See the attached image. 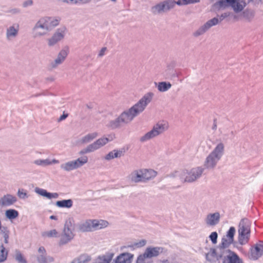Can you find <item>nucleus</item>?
<instances>
[{
  "mask_svg": "<svg viewBox=\"0 0 263 263\" xmlns=\"http://www.w3.org/2000/svg\"><path fill=\"white\" fill-rule=\"evenodd\" d=\"M235 233V228L231 227L227 232V235L222 238L221 242L218 247L220 253H222L223 251H230L227 249V248L233 242Z\"/></svg>",
  "mask_w": 263,
  "mask_h": 263,
  "instance_id": "obj_7",
  "label": "nucleus"
},
{
  "mask_svg": "<svg viewBox=\"0 0 263 263\" xmlns=\"http://www.w3.org/2000/svg\"><path fill=\"white\" fill-rule=\"evenodd\" d=\"M263 255V241H259L250 249V257L257 260Z\"/></svg>",
  "mask_w": 263,
  "mask_h": 263,
  "instance_id": "obj_14",
  "label": "nucleus"
},
{
  "mask_svg": "<svg viewBox=\"0 0 263 263\" xmlns=\"http://www.w3.org/2000/svg\"><path fill=\"white\" fill-rule=\"evenodd\" d=\"M1 233L3 234V236H4L6 232H9V231L7 230V228L6 227H3L1 228L0 229Z\"/></svg>",
  "mask_w": 263,
  "mask_h": 263,
  "instance_id": "obj_55",
  "label": "nucleus"
},
{
  "mask_svg": "<svg viewBox=\"0 0 263 263\" xmlns=\"http://www.w3.org/2000/svg\"><path fill=\"white\" fill-rule=\"evenodd\" d=\"M98 136L97 133H92L90 134H88L86 136L82 137L81 140V142L82 143H87L93 140Z\"/></svg>",
  "mask_w": 263,
  "mask_h": 263,
  "instance_id": "obj_34",
  "label": "nucleus"
},
{
  "mask_svg": "<svg viewBox=\"0 0 263 263\" xmlns=\"http://www.w3.org/2000/svg\"><path fill=\"white\" fill-rule=\"evenodd\" d=\"M141 171L144 182L153 179L157 174V172L151 169H141Z\"/></svg>",
  "mask_w": 263,
  "mask_h": 263,
  "instance_id": "obj_25",
  "label": "nucleus"
},
{
  "mask_svg": "<svg viewBox=\"0 0 263 263\" xmlns=\"http://www.w3.org/2000/svg\"><path fill=\"white\" fill-rule=\"evenodd\" d=\"M47 22L49 23L50 27V30L59 24V21L57 20H51L50 18H46Z\"/></svg>",
  "mask_w": 263,
  "mask_h": 263,
  "instance_id": "obj_45",
  "label": "nucleus"
},
{
  "mask_svg": "<svg viewBox=\"0 0 263 263\" xmlns=\"http://www.w3.org/2000/svg\"><path fill=\"white\" fill-rule=\"evenodd\" d=\"M50 30L49 23L47 22L46 18L40 19L35 24L34 28V36L38 37L44 35Z\"/></svg>",
  "mask_w": 263,
  "mask_h": 263,
  "instance_id": "obj_8",
  "label": "nucleus"
},
{
  "mask_svg": "<svg viewBox=\"0 0 263 263\" xmlns=\"http://www.w3.org/2000/svg\"><path fill=\"white\" fill-rule=\"evenodd\" d=\"M16 201L17 198L15 196L8 194L4 195L1 200V204L5 206H11Z\"/></svg>",
  "mask_w": 263,
  "mask_h": 263,
  "instance_id": "obj_21",
  "label": "nucleus"
},
{
  "mask_svg": "<svg viewBox=\"0 0 263 263\" xmlns=\"http://www.w3.org/2000/svg\"><path fill=\"white\" fill-rule=\"evenodd\" d=\"M92 222L91 220H87L84 222H81L78 225L79 231L81 232L92 231Z\"/></svg>",
  "mask_w": 263,
  "mask_h": 263,
  "instance_id": "obj_23",
  "label": "nucleus"
},
{
  "mask_svg": "<svg viewBox=\"0 0 263 263\" xmlns=\"http://www.w3.org/2000/svg\"><path fill=\"white\" fill-rule=\"evenodd\" d=\"M199 2V0H178L176 4L178 5H184L189 4L197 3Z\"/></svg>",
  "mask_w": 263,
  "mask_h": 263,
  "instance_id": "obj_42",
  "label": "nucleus"
},
{
  "mask_svg": "<svg viewBox=\"0 0 263 263\" xmlns=\"http://www.w3.org/2000/svg\"><path fill=\"white\" fill-rule=\"evenodd\" d=\"M15 259L18 263H27L26 259L20 251L16 250Z\"/></svg>",
  "mask_w": 263,
  "mask_h": 263,
  "instance_id": "obj_38",
  "label": "nucleus"
},
{
  "mask_svg": "<svg viewBox=\"0 0 263 263\" xmlns=\"http://www.w3.org/2000/svg\"><path fill=\"white\" fill-rule=\"evenodd\" d=\"M4 242L5 243H8V239H9V232H6L4 236Z\"/></svg>",
  "mask_w": 263,
  "mask_h": 263,
  "instance_id": "obj_54",
  "label": "nucleus"
},
{
  "mask_svg": "<svg viewBox=\"0 0 263 263\" xmlns=\"http://www.w3.org/2000/svg\"><path fill=\"white\" fill-rule=\"evenodd\" d=\"M117 123H118V124H121V123H119L118 122V118L116 119V126H117Z\"/></svg>",
  "mask_w": 263,
  "mask_h": 263,
  "instance_id": "obj_60",
  "label": "nucleus"
},
{
  "mask_svg": "<svg viewBox=\"0 0 263 263\" xmlns=\"http://www.w3.org/2000/svg\"><path fill=\"white\" fill-rule=\"evenodd\" d=\"M127 146L122 147L116 151V158L120 157L124 155L125 152L128 150Z\"/></svg>",
  "mask_w": 263,
  "mask_h": 263,
  "instance_id": "obj_44",
  "label": "nucleus"
},
{
  "mask_svg": "<svg viewBox=\"0 0 263 263\" xmlns=\"http://www.w3.org/2000/svg\"><path fill=\"white\" fill-rule=\"evenodd\" d=\"M155 84L157 86L158 90L160 92H165L170 89L172 86L170 82H161Z\"/></svg>",
  "mask_w": 263,
  "mask_h": 263,
  "instance_id": "obj_30",
  "label": "nucleus"
},
{
  "mask_svg": "<svg viewBox=\"0 0 263 263\" xmlns=\"http://www.w3.org/2000/svg\"><path fill=\"white\" fill-rule=\"evenodd\" d=\"M115 157V150H113L112 151L109 152L106 156L105 157V159L107 160H109L110 159H114Z\"/></svg>",
  "mask_w": 263,
  "mask_h": 263,
  "instance_id": "obj_48",
  "label": "nucleus"
},
{
  "mask_svg": "<svg viewBox=\"0 0 263 263\" xmlns=\"http://www.w3.org/2000/svg\"><path fill=\"white\" fill-rule=\"evenodd\" d=\"M220 255L223 263H241L239 256L232 251H223Z\"/></svg>",
  "mask_w": 263,
  "mask_h": 263,
  "instance_id": "obj_11",
  "label": "nucleus"
},
{
  "mask_svg": "<svg viewBox=\"0 0 263 263\" xmlns=\"http://www.w3.org/2000/svg\"><path fill=\"white\" fill-rule=\"evenodd\" d=\"M58 196H59V195L57 193H49L48 198V199L57 198L58 197Z\"/></svg>",
  "mask_w": 263,
  "mask_h": 263,
  "instance_id": "obj_51",
  "label": "nucleus"
},
{
  "mask_svg": "<svg viewBox=\"0 0 263 263\" xmlns=\"http://www.w3.org/2000/svg\"><path fill=\"white\" fill-rule=\"evenodd\" d=\"M134 256L130 253H122L116 257V263H132Z\"/></svg>",
  "mask_w": 263,
  "mask_h": 263,
  "instance_id": "obj_19",
  "label": "nucleus"
},
{
  "mask_svg": "<svg viewBox=\"0 0 263 263\" xmlns=\"http://www.w3.org/2000/svg\"><path fill=\"white\" fill-rule=\"evenodd\" d=\"M74 229L75 224L74 220L72 219H69L66 220L64 224L63 231L68 233H73Z\"/></svg>",
  "mask_w": 263,
  "mask_h": 263,
  "instance_id": "obj_27",
  "label": "nucleus"
},
{
  "mask_svg": "<svg viewBox=\"0 0 263 263\" xmlns=\"http://www.w3.org/2000/svg\"><path fill=\"white\" fill-rule=\"evenodd\" d=\"M38 254L36 256V260L38 263H50L54 261L53 257L48 256L45 248L43 246L38 249Z\"/></svg>",
  "mask_w": 263,
  "mask_h": 263,
  "instance_id": "obj_12",
  "label": "nucleus"
},
{
  "mask_svg": "<svg viewBox=\"0 0 263 263\" xmlns=\"http://www.w3.org/2000/svg\"><path fill=\"white\" fill-rule=\"evenodd\" d=\"M60 167L61 169L68 172L76 169L75 164L73 161L62 164Z\"/></svg>",
  "mask_w": 263,
  "mask_h": 263,
  "instance_id": "obj_35",
  "label": "nucleus"
},
{
  "mask_svg": "<svg viewBox=\"0 0 263 263\" xmlns=\"http://www.w3.org/2000/svg\"><path fill=\"white\" fill-rule=\"evenodd\" d=\"M51 162H52V164L58 163H59V161L55 159H53L52 161H51Z\"/></svg>",
  "mask_w": 263,
  "mask_h": 263,
  "instance_id": "obj_58",
  "label": "nucleus"
},
{
  "mask_svg": "<svg viewBox=\"0 0 263 263\" xmlns=\"http://www.w3.org/2000/svg\"><path fill=\"white\" fill-rule=\"evenodd\" d=\"M146 244V240L145 239H141L134 243L133 246L137 248H141L144 246Z\"/></svg>",
  "mask_w": 263,
  "mask_h": 263,
  "instance_id": "obj_47",
  "label": "nucleus"
},
{
  "mask_svg": "<svg viewBox=\"0 0 263 263\" xmlns=\"http://www.w3.org/2000/svg\"><path fill=\"white\" fill-rule=\"evenodd\" d=\"M219 23V19L217 17H214L207 21L203 25L199 27L193 33L195 37H198L204 34L212 27L217 25Z\"/></svg>",
  "mask_w": 263,
  "mask_h": 263,
  "instance_id": "obj_10",
  "label": "nucleus"
},
{
  "mask_svg": "<svg viewBox=\"0 0 263 263\" xmlns=\"http://www.w3.org/2000/svg\"><path fill=\"white\" fill-rule=\"evenodd\" d=\"M164 249L159 247H147L143 254L139 255L136 263H153L149 259L158 256L163 252Z\"/></svg>",
  "mask_w": 263,
  "mask_h": 263,
  "instance_id": "obj_5",
  "label": "nucleus"
},
{
  "mask_svg": "<svg viewBox=\"0 0 263 263\" xmlns=\"http://www.w3.org/2000/svg\"><path fill=\"white\" fill-rule=\"evenodd\" d=\"M128 178L130 181L134 183L144 182L141 169L134 171L129 175Z\"/></svg>",
  "mask_w": 263,
  "mask_h": 263,
  "instance_id": "obj_22",
  "label": "nucleus"
},
{
  "mask_svg": "<svg viewBox=\"0 0 263 263\" xmlns=\"http://www.w3.org/2000/svg\"><path fill=\"white\" fill-rule=\"evenodd\" d=\"M68 116L67 114H63L62 115L60 116V117L59 119V121H62L64 119H65Z\"/></svg>",
  "mask_w": 263,
  "mask_h": 263,
  "instance_id": "obj_56",
  "label": "nucleus"
},
{
  "mask_svg": "<svg viewBox=\"0 0 263 263\" xmlns=\"http://www.w3.org/2000/svg\"><path fill=\"white\" fill-rule=\"evenodd\" d=\"M18 211L14 209H9L5 212L6 217L10 220L15 219L18 216Z\"/></svg>",
  "mask_w": 263,
  "mask_h": 263,
  "instance_id": "obj_33",
  "label": "nucleus"
},
{
  "mask_svg": "<svg viewBox=\"0 0 263 263\" xmlns=\"http://www.w3.org/2000/svg\"><path fill=\"white\" fill-rule=\"evenodd\" d=\"M113 256L114 253H108L103 256H100L96 259L95 263H110Z\"/></svg>",
  "mask_w": 263,
  "mask_h": 263,
  "instance_id": "obj_29",
  "label": "nucleus"
},
{
  "mask_svg": "<svg viewBox=\"0 0 263 263\" xmlns=\"http://www.w3.org/2000/svg\"><path fill=\"white\" fill-rule=\"evenodd\" d=\"M8 255V252L6 250L3 245L0 247V262L6 260Z\"/></svg>",
  "mask_w": 263,
  "mask_h": 263,
  "instance_id": "obj_37",
  "label": "nucleus"
},
{
  "mask_svg": "<svg viewBox=\"0 0 263 263\" xmlns=\"http://www.w3.org/2000/svg\"><path fill=\"white\" fill-rule=\"evenodd\" d=\"M18 32V26H12L8 27L6 31V37L8 40H11L15 37Z\"/></svg>",
  "mask_w": 263,
  "mask_h": 263,
  "instance_id": "obj_26",
  "label": "nucleus"
},
{
  "mask_svg": "<svg viewBox=\"0 0 263 263\" xmlns=\"http://www.w3.org/2000/svg\"><path fill=\"white\" fill-rule=\"evenodd\" d=\"M69 50L68 47H65L59 53L57 58L50 64L51 69L55 68L58 65L61 64L67 57Z\"/></svg>",
  "mask_w": 263,
  "mask_h": 263,
  "instance_id": "obj_13",
  "label": "nucleus"
},
{
  "mask_svg": "<svg viewBox=\"0 0 263 263\" xmlns=\"http://www.w3.org/2000/svg\"><path fill=\"white\" fill-rule=\"evenodd\" d=\"M221 253L219 251V248L217 249H212L206 254V258L210 261H215L222 259Z\"/></svg>",
  "mask_w": 263,
  "mask_h": 263,
  "instance_id": "obj_20",
  "label": "nucleus"
},
{
  "mask_svg": "<svg viewBox=\"0 0 263 263\" xmlns=\"http://www.w3.org/2000/svg\"><path fill=\"white\" fill-rule=\"evenodd\" d=\"M91 152H92L90 147H89V145H88L85 148L82 149L80 152L79 153L81 155H83L84 154L89 153H91Z\"/></svg>",
  "mask_w": 263,
  "mask_h": 263,
  "instance_id": "obj_49",
  "label": "nucleus"
},
{
  "mask_svg": "<svg viewBox=\"0 0 263 263\" xmlns=\"http://www.w3.org/2000/svg\"><path fill=\"white\" fill-rule=\"evenodd\" d=\"M32 3H33V2H32V1H31V0L26 1L23 3V6L24 7H26L28 6H31V5H32Z\"/></svg>",
  "mask_w": 263,
  "mask_h": 263,
  "instance_id": "obj_53",
  "label": "nucleus"
},
{
  "mask_svg": "<svg viewBox=\"0 0 263 263\" xmlns=\"http://www.w3.org/2000/svg\"><path fill=\"white\" fill-rule=\"evenodd\" d=\"M73 204V201L71 199H64L62 200L57 201L55 203V205L61 208H70L72 207Z\"/></svg>",
  "mask_w": 263,
  "mask_h": 263,
  "instance_id": "obj_28",
  "label": "nucleus"
},
{
  "mask_svg": "<svg viewBox=\"0 0 263 263\" xmlns=\"http://www.w3.org/2000/svg\"><path fill=\"white\" fill-rule=\"evenodd\" d=\"M34 191L39 195L48 198L49 193L46 190L40 187H35Z\"/></svg>",
  "mask_w": 263,
  "mask_h": 263,
  "instance_id": "obj_41",
  "label": "nucleus"
},
{
  "mask_svg": "<svg viewBox=\"0 0 263 263\" xmlns=\"http://www.w3.org/2000/svg\"><path fill=\"white\" fill-rule=\"evenodd\" d=\"M167 121L161 120L155 124L153 128L140 138V141L145 142L163 134L168 128Z\"/></svg>",
  "mask_w": 263,
  "mask_h": 263,
  "instance_id": "obj_3",
  "label": "nucleus"
},
{
  "mask_svg": "<svg viewBox=\"0 0 263 263\" xmlns=\"http://www.w3.org/2000/svg\"><path fill=\"white\" fill-rule=\"evenodd\" d=\"M221 7H224L227 5L231 6L235 12L241 11L245 7V3L240 0H220L218 2Z\"/></svg>",
  "mask_w": 263,
  "mask_h": 263,
  "instance_id": "obj_9",
  "label": "nucleus"
},
{
  "mask_svg": "<svg viewBox=\"0 0 263 263\" xmlns=\"http://www.w3.org/2000/svg\"><path fill=\"white\" fill-rule=\"evenodd\" d=\"M154 93L148 92L145 93L135 104L123 111L118 118L119 123H129L136 117L142 112L147 105L152 101Z\"/></svg>",
  "mask_w": 263,
  "mask_h": 263,
  "instance_id": "obj_1",
  "label": "nucleus"
},
{
  "mask_svg": "<svg viewBox=\"0 0 263 263\" xmlns=\"http://www.w3.org/2000/svg\"><path fill=\"white\" fill-rule=\"evenodd\" d=\"M75 164V167L77 168L80 167L84 165L88 161V158L87 156H84L82 157L78 158L77 160L73 161Z\"/></svg>",
  "mask_w": 263,
  "mask_h": 263,
  "instance_id": "obj_36",
  "label": "nucleus"
},
{
  "mask_svg": "<svg viewBox=\"0 0 263 263\" xmlns=\"http://www.w3.org/2000/svg\"><path fill=\"white\" fill-rule=\"evenodd\" d=\"M224 146L223 143H218L214 149L206 157L204 166L208 170L214 169L224 154Z\"/></svg>",
  "mask_w": 263,
  "mask_h": 263,
  "instance_id": "obj_2",
  "label": "nucleus"
},
{
  "mask_svg": "<svg viewBox=\"0 0 263 263\" xmlns=\"http://www.w3.org/2000/svg\"><path fill=\"white\" fill-rule=\"evenodd\" d=\"M17 195L21 199H26L28 198L27 191L24 189H19L18 190Z\"/></svg>",
  "mask_w": 263,
  "mask_h": 263,
  "instance_id": "obj_40",
  "label": "nucleus"
},
{
  "mask_svg": "<svg viewBox=\"0 0 263 263\" xmlns=\"http://www.w3.org/2000/svg\"><path fill=\"white\" fill-rule=\"evenodd\" d=\"M229 15V14L228 13H224L222 14L220 16L219 19V23L221 22L224 18H226Z\"/></svg>",
  "mask_w": 263,
  "mask_h": 263,
  "instance_id": "obj_52",
  "label": "nucleus"
},
{
  "mask_svg": "<svg viewBox=\"0 0 263 263\" xmlns=\"http://www.w3.org/2000/svg\"><path fill=\"white\" fill-rule=\"evenodd\" d=\"M91 222H92V230H99L101 229L104 227H106L107 225L106 223H107L106 221L104 220H91Z\"/></svg>",
  "mask_w": 263,
  "mask_h": 263,
  "instance_id": "obj_31",
  "label": "nucleus"
},
{
  "mask_svg": "<svg viewBox=\"0 0 263 263\" xmlns=\"http://www.w3.org/2000/svg\"><path fill=\"white\" fill-rule=\"evenodd\" d=\"M112 139H113L112 138H110L109 137H102L98 139L92 143L89 144V145L92 152H93L96 150L99 149L106 144H107L108 142L112 140Z\"/></svg>",
  "mask_w": 263,
  "mask_h": 263,
  "instance_id": "obj_17",
  "label": "nucleus"
},
{
  "mask_svg": "<svg viewBox=\"0 0 263 263\" xmlns=\"http://www.w3.org/2000/svg\"><path fill=\"white\" fill-rule=\"evenodd\" d=\"M220 216L219 212L209 213L204 219L205 224L209 227H214L218 224L220 221Z\"/></svg>",
  "mask_w": 263,
  "mask_h": 263,
  "instance_id": "obj_16",
  "label": "nucleus"
},
{
  "mask_svg": "<svg viewBox=\"0 0 263 263\" xmlns=\"http://www.w3.org/2000/svg\"><path fill=\"white\" fill-rule=\"evenodd\" d=\"M74 236V235L73 233H70L63 231V232L61 235L59 245L62 246L68 243L73 239Z\"/></svg>",
  "mask_w": 263,
  "mask_h": 263,
  "instance_id": "obj_24",
  "label": "nucleus"
},
{
  "mask_svg": "<svg viewBox=\"0 0 263 263\" xmlns=\"http://www.w3.org/2000/svg\"><path fill=\"white\" fill-rule=\"evenodd\" d=\"M34 163L37 165L41 166H47L52 164L51 161L49 159H38L34 161Z\"/></svg>",
  "mask_w": 263,
  "mask_h": 263,
  "instance_id": "obj_39",
  "label": "nucleus"
},
{
  "mask_svg": "<svg viewBox=\"0 0 263 263\" xmlns=\"http://www.w3.org/2000/svg\"><path fill=\"white\" fill-rule=\"evenodd\" d=\"M50 219H52V220H57V217L56 216H54V215H51L50 216Z\"/></svg>",
  "mask_w": 263,
  "mask_h": 263,
  "instance_id": "obj_57",
  "label": "nucleus"
},
{
  "mask_svg": "<svg viewBox=\"0 0 263 263\" xmlns=\"http://www.w3.org/2000/svg\"><path fill=\"white\" fill-rule=\"evenodd\" d=\"M91 260V257L87 254H83L73 259L71 263H87Z\"/></svg>",
  "mask_w": 263,
  "mask_h": 263,
  "instance_id": "obj_32",
  "label": "nucleus"
},
{
  "mask_svg": "<svg viewBox=\"0 0 263 263\" xmlns=\"http://www.w3.org/2000/svg\"><path fill=\"white\" fill-rule=\"evenodd\" d=\"M250 238V222L247 219H242L239 224L238 240L239 244H247Z\"/></svg>",
  "mask_w": 263,
  "mask_h": 263,
  "instance_id": "obj_4",
  "label": "nucleus"
},
{
  "mask_svg": "<svg viewBox=\"0 0 263 263\" xmlns=\"http://www.w3.org/2000/svg\"><path fill=\"white\" fill-rule=\"evenodd\" d=\"M58 232L56 230L53 229L49 231L45 232L43 234V236H47L48 237H57Z\"/></svg>",
  "mask_w": 263,
  "mask_h": 263,
  "instance_id": "obj_43",
  "label": "nucleus"
},
{
  "mask_svg": "<svg viewBox=\"0 0 263 263\" xmlns=\"http://www.w3.org/2000/svg\"><path fill=\"white\" fill-rule=\"evenodd\" d=\"M167 261H167V260H165V261H163V263H167Z\"/></svg>",
  "mask_w": 263,
  "mask_h": 263,
  "instance_id": "obj_61",
  "label": "nucleus"
},
{
  "mask_svg": "<svg viewBox=\"0 0 263 263\" xmlns=\"http://www.w3.org/2000/svg\"><path fill=\"white\" fill-rule=\"evenodd\" d=\"M65 28L58 29L52 36L48 40V45L52 46L56 44L59 41L62 40L65 34Z\"/></svg>",
  "mask_w": 263,
  "mask_h": 263,
  "instance_id": "obj_15",
  "label": "nucleus"
},
{
  "mask_svg": "<svg viewBox=\"0 0 263 263\" xmlns=\"http://www.w3.org/2000/svg\"><path fill=\"white\" fill-rule=\"evenodd\" d=\"M107 51L106 47H103L99 52L98 58H102L105 54V52Z\"/></svg>",
  "mask_w": 263,
  "mask_h": 263,
  "instance_id": "obj_50",
  "label": "nucleus"
},
{
  "mask_svg": "<svg viewBox=\"0 0 263 263\" xmlns=\"http://www.w3.org/2000/svg\"><path fill=\"white\" fill-rule=\"evenodd\" d=\"M176 2L172 0H167L156 5L155 8L158 12L168 10L173 8Z\"/></svg>",
  "mask_w": 263,
  "mask_h": 263,
  "instance_id": "obj_18",
  "label": "nucleus"
},
{
  "mask_svg": "<svg viewBox=\"0 0 263 263\" xmlns=\"http://www.w3.org/2000/svg\"><path fill=\"white\" fill-rule=\"evenodd\" d=\"M47 80H49V81H53V78H49L47 79Z\"/></svg>",
  "mask_w": 263,
  "mask_h": 263,
  "instance_id": "obj_59",
  "label": "nucleus"
},
{
  "mask_svg": "<svg viewBox=\"0 0 263 263\" xmlns=\"http://www.w3.org/2000/svg\"><path fill=\"white\" fill-rule=\"evenodd\" d=\"M203 171L204 168L202 167H197L193 168L189 172L183 171L181 174V179L185 182H194L201 176Z\"/></svg>",
  "mask_w": 263,
  "mask_h": 263,
  "instance_id": "obj_6",
  "label": "nucleus"
},
{
  "mask_svg": "<svg viewBox=\"0 0 263 263\" xmlns=\"http://www.w3.org/2000/svg\"><path fill=\"white\" fill-rule=\"evenodd\" d=\"M217 237L218 234L216 232H212L209 236V238L213 244H216L217 243Z\"/></svg>",
  "mask_w": 263,
  "mask_h": 263,
  "instance_id": "obj_46",
  "label": "nucleus"
},
{
  "mask_svg": "<svg viewBox=\"0 0 263 263\" xmlns=\"http://www.w3.org/2000/svg\"><path fill=\"white\" fill-rule=\"evenodd\" d=\"M114 261H115V260H113V262L112 263H113Z\"/></svg>",
  "mask_w": 263,
  "mask_h": 263,
  "instance_id": "obj_62",
  "label": "nucleus"
}]
</instances>
